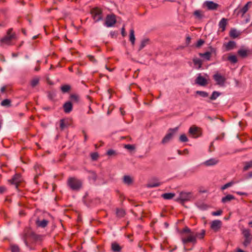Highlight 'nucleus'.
<instances>
[{
	"instance_id": "obj_26",
	"label": "nucleus",
	"mask_w": 252,
	"mask_h": 252,
	"mask_svg": "<svg viewBox=\"0 0 252 252\" xmlns=\"http://www.w3.org/2000/svg\"><path fill=\"white\" fill-rule=\"evenodd\" d=\"M193 15L195 18L199 20L201 19L203 17V12L200 10H196L194 11L193 12Z\"/></svg>"
},
{
	"instance_id": "obj_32",
	"label": "nucleus",
	"mask_w": 252,
	"mask_h": 252,
	"mask_svg": "<svg viewBox=\"0 0 252 252\" xmlns=\"http://www.w3.org/2000/svg\"><path fill=\"white\" fill-rule=\"evenodd\" d=\"M252 167V160L245 163V166L243 168L244 171L248 170L249 168Z\"/></svg>"
},
{
	"instance_id": "obj_63",
	"label": "nucleus",
	"mask_w": 252,
	"mask_h": 252,
	"mask_svg": "<svg viewBox=\"0 0 252 252\" xmlns=\"http://www.w3.org/2000/svg\"><path fill=\"white\" fill-rule=\"evenodd\" d=\"M207 118H208V119H209V120H211V121H212V120H213V119H212V118H211V117H210V116H208V117H207Z\"/></svg>"
},
{
	"instance_id": "obj_50",
	"label": "nucleus",
	"mask_w": 252,
	"mask_h": 252,
	"mask_svg": "<svg viewBox=\"0 0 252 252\" xmlns=\"http://www.w3.org/2000/svg\"><path fill=\"white\" fill-rule=\"evenodd\" d=\"M91 156L92 158L94 160H96L98 157V154L97 153H93L91 154Z\"/></svg>"
},
{
	"instance_id": "obj_46",
	"label": "nucleus",
	"mask_w": 252,
	"mask_h": 252,
	"mask_svg": "<svg viewBox=\"0 0 252 252\" xmlns=\"http://www.w3.org/2000/svg\"><path fill=\"white\" fill-rule=\"evenodd\" d=\"M204 43V41L202 39H199L197 41L196 46L197 47H200L201 46H202Z\"/></svg>"
},
{
	"instance_id": "obj_21",
	"label": "nucleus",
	"mask_w": 252,
	"mask_h": 252,
	"mask_svg": "<svg viewBox=\"0 0 252 252\" xmlns=\"http://www.w3.org/2000/svg\"><path fill=\"white\" fill-rule=\"evenodd\" d=\"M240 34V32L237 31L235 29H232L229 32L230 36L233 38L238 37Z\"/></svg>"
},
{
	"instance_id": "obj_37",
	"label": "nucleus",
	"mask_w": 252,
	"mask_h": 252,
	"mask_svg": "<svg viewBox=\"0 0 252 252\" xmlns=\"http://www.w3.org/2000/svg\"><path fill=\"white\" fill-rule=\"evenodd\" d=\"M196 94L200 95L201 96L203 97H206L208 96V94L204 91H197L196 92Z\"/></svg>"
},
{
	"instance_id": "obj_39",
	"label": "nucleus",
	"mask_w": 252,
	"mask_h": 252,
	"mask_svg": "<svg viewBox=\"0 0 252 252\" xmlns=\"http://www.w3.org/2000/svg\"><path fill=\"white\" fill-rule=\"evenodd\" d=\"M205 234V231L204 230H202L200 233H195V235L196 236V238H198L199 239H202L204 237V236Z\"/></svg>"
},
{
	"instance_id": "obj_42",
	"label": "nucleus",
	"mask_w": 252,
	"mask_h": 252,
	"mask_svg": "<svg viewBox=\"0 0 252 252\" xmlns=\"http://www.w3.org/2000/svg\"><path fill=\"white\" fill-rule=\"evenodd\" d=\"M1 105L3 106H9L10 105V101L8 99H5L1 101Z\"/></svg>"
},
{
	"instance_id": "obj_33",
	"label": "nucleus",
	"mask_w": 252,
	"mask_h": 252,
	"mask_svg": "<svg viewBox=\"0 0 252 252\" xmlns=\"http://www.w3.org/2000/svg\"><path fill=\"white\" fill-rule=\"evenodd\" d=\"M61 89L63 93H65L68 92L70 90V86H69L68 85H65L62 86L61 87Z\"/></svg>"
},
{
	"instance_id": "obj_60",
	"label": "nucleus",
	"mask_w": 252,
	"mask_h": 252,
	"mask_svg": "<svg viewBox=\"0 0 252 252\" xmlns=\"http://www.w3.org/2000/svg\"><path fill=\"white\" fill-rule=\"evenodd\" d=\"M105 68L106 69H107L109 71H112L113 70V69L108 68L107 66H105Z\"/></svg>"
},
{
	"instance_id": "obj_4",
	"label": "nucleus",
	"mask_w": 252,
	"mask_h": 252,
	"mask_svg": "<svg viewBox=\"0 0 252 252\" xmlns=\"http://www.w3.org/2000/svg\"><path fill=\"white\" fill-rule=\"evenodd\" d=\"M12 31L11 29L8 30L6 35L0 39L1 44H8L15 38V34L12 33Z\"/></svg>"
},
{
	"instance_id": "obj_52",
	"label": "nucleus",
	"mask_w": 252,
	"mask_h": 252,
	"mask_svg": "<svg viewBox=\"0 0 252 252\" xmlns=\"http://www.w3.org/2000/svg\"><path fill=\"white\" fill-rule=\"evenodd\" d=\"M65 125L64 124V122L63 120H61L60 121V127L61 129H63L65 127Z\"/></svg>"
},
{
	"instance_id": "obj_41",
	"label": "nucleus",
	"mask_w": 252,
	"mask_h": 252,
	"mask_svg": "<svg viewBox=\"0 0 252 252\" xmlns=\"http://www.w3.org/2000/svg\"><path fill=\"white\" fill-rule=\"evenodd\" d=\"M160 185H161L160 183H159L158 182H157L156 183H150L148 184V187L149 188H154V187H158Z\"/></svg>"
},
{
	"instance_id": "obj_28",
	"label": "nucleus",
	"mask_w": 252,
	"mask_h": 252,
	"mask_svg": "<svg viewBox=\"0 0 252 252\" xmlns=\"http://www.w3.org/2000/svg\"><path fill=\"white\" fill-rule=\"evenodd\" d=\"M134 31L133 29H131L129 32V40L132 45L135 43Z\"/></svg>"
},
{
	"instance_id": "obj_2",
	"label": "nucleus",
	"mask_w": 252,
	"mask_h": 252,
	"mask_svg": "<svg viewBox=\"0 0 252 252\" xmlns=\"http://www.w3.org/2000/svg\"><path fill=\"white\" fill-rule=\"evenodd\" d=\"M182 241L184 245L188 243H195L196 236L195 235V233L182 234Z\"/></svg>"
},
{
	"instance_id": "obj_62",
	"label": "nucleus",
	"mask_w": 252,
	"mask_h": 252,
	"mask_svg": "<svg viewBox=\"0 0 252 252\" xmlns=\"http://www.w3.org/2000/svg\"><path fill=\"white\" fill-rule=\"evenodd\" d=\"M249 224L251 227H252V221L249 222Z\"/></svg>"
},
{
	"instance_id": "obj_35",
	"label": "nucleus",
	"mask_w": 252,
	"mask_h": 252,
	"mask_svg": "<svg viewBox=\"0 0 252 252\" xmlns=\"http://www.w3.org/2000/svg\"><path fill=\"white\" fill-rule=\"evenodd\" d=\"M117 216L119 217H123L125 215V212L123 209H117L116 211Z\"/></svg>"
},
{
	"instance_id": "obj_29",
	"label": "nucleus",
	"mask_w": 252,
	"mask_h": 252,
	"mask_svg": "<svg viewBox=\"0 0 252 252\" xmlns=\"http://www.w3.org/2000/svg\"><path fill=\"white\" fill-rule=\"evenodd\" d=\"M248 50L246 49H240L238 51V55L242 58L246 57L248 56Z\"/></svg>"
},
{
	"instance_id": "obj_30",
	"label": "nucleus",
	"mask_w": 252,
	"mask_h": 252,
	"mask_svg": "<svg viewBox=\"0 0 252 252\" xmlns=\"http://www.w3.org/2000/svg\"><path fill=\"white\" fill-rule=\"evenodd\" d=\"M39 82V78L38 77H34L31 81V85L32 87H35L37 86Z\"/></svg>"
},
{
	"instance_id": "obj_61",
	"label": "nucleus",
	"mask_w": 252,
	"mask_h": 252,
	"mask_svg": "<svg viewBox=\"0 0 252 252\" xmlns=\"http://www.w3.org/2000/svg\"><path fill=\"white\" fill-rule=\"evenodd\" d=\"M121 113L122 115H124V112L122 108H120Z\"/></svg>"
},
{
	"instance_id": "obj_34",
	"label": "nucleus",
	"mask_w": 252,
	"mask_h": 252,
	"mask_svg": "<svg viewBox=\"0 0 252 252\" xmlns=\"http://www.w3.org/2000/svg\"><path fill=\"white\" fill-rule=\"evenodd\" d=\"M200 56L204 57L207 60L209 61L211 58V53L206 52L204 53H201L200 54Z\"/></svg>"
},
{
	"instance_id": "obj_1",
	"label": "nucleus",
	"mask_w": 252,
	"mask_h": 252,
	"mask_svg": "<svg viewBox=\"0 0 252 252\" xmlns=\"http://www.w3.org/2000/svg\"><path fill=\"white\" fill-rule=\"evenodd\" d=\"M67 185L73 190H78L82 187V182L74 177H70L67 180Z\"/></svg>"
},
{
	"instance_id": "obj_58",
	"label": "nucleus",
	"mask_w": 252,
	"mask_h": 252,
	"mask_svg": "<svg viewBox=\"0 0 252 252\" xmlns=\"http://www.w3.org/2000/svg\"><path fill=\"white\" fill-rule=\"evenodd\" d=\"M91 173H92L93 175V179L94 180H95L96 178V176L94 172H91Z\"/></svg>"
},
{
	"instance_id": "obj_17",
	"label": "nucleus",
	"mask_w": 252,
	"mask_h": 252,
	"mask_svg": "<svg viewBox=\"0 0 252 252\" xmlns=\"http://www.w3.org/2000/svg\"><path fill=\"white\" fill-rule=\"evenodd\" d=\"M63 107L64 112L66 113H69L72 110V103L70 101H67L64 104Z\"/></svg>"
},
{
	"instance_id": "obj_8",
	"label": "nucleus",
	"mask_w": 252,
	"mask_h": 252,
	"mask_svg": "<svg viewBox=\"0 0 252 252\" xmlns=\"http://www.w3.org/2000/svg\"><path fill=\"white\" fill-rule=\"evenodd\" d=\"M22 181V178L19 174H16L11 180H9V183L15 186L16 189L18 188L19 183Z\"/></svg>"
},
{
	"instance_id": "obj_5",
	"label": "nucleus",
	"mask_w": 252,
	"mask_h": 252,
	"mask_svg": "<svg viewBox=\"0 0 252 252\" xmlns=\"http://www.w3.org/2000/svg\"><path fill=\"white\" fill-rule=\"evenodd\" d=\"M191 198V193L190 192H181L180 193L178 197L176 199L178 202L182 203L189 201Z\"/></svg>"
},
{
	"instance_id": "obj_7",
	"label": "nucleus",
	"mask_w": 252,
	"mask_h": 252,
	"mask_svg": "<svg viewBox=\"0 0 252 252\" xmlns=\"http://www.w3.org/2000/svg\"><path fill=\"white\" fill-rule=\"evenodd\" d=\"M213 78L216 82L217 85L220 86H224L225 82L226 81V78H225L224 76L221 75L219 73H216L214 75Z\"/></svg>"
},
{
	"instance_id": "obj_57",
	"label": "nucleus",
	"mask_w": 252,
	"mask_h": 252,
	"mask_svg": "<svg viewBox=\"0 0 252 252\" xmlns=\"http://www.w3.org/2000/svg\"><path fill=\"white\" fill-rule=\"evenodd\" d=\"M6 88L5 87L3 86L1 88L0 91L1 93H4L5 91Z\"/></svg>"
},
{
	"instance_id": "obj_59",
	"label": "nucleus",
	"mask_w": 252,
	"mask_h": 252,
	"mask_svg": "<svg viewBox=\"0 0 252 252\" xmlns=\"http://www.w3.org/2000/svg\"><path fill=\"white\" fill-rule=\"evenodd\" d=\"M248 178H252V171L250 172L248 174Z\"/></svg>"
},
{
	"instance_id": "obj_55",
	"label": "nucleus",
	"mask_w": 252,
	"mask_h": 252,
	"mask_svg": "<svg viewBox=\"0 0 252 252\" xmlns=\"http://www.w3.org/2000/svg\"><path fill=\"white\" fill-rule=\"evenodd\" d=\"M122 34L123 36H125V28L123 27L122 29Z\"/></svg>"
},
{
	"instance_id": "obj_25",
	"label": "nucleus",
	"mask_w": 252,
	"mask_h": 252,
	"mask_svg": "<svg viewBox=\"0 0 252 252\" xmlns=\"http://www.w3.org/2000/svg\"><path fill=\"white\" fill-rule=\"evenodd\" d=\"M235 199V197L233 195L231 194L227 195L226 196L223 197L221 199V202L222 203H226L227 202L230 201L232 200H233Z\"/></svg>"
},
{
	"instance_id": "obj_40",
	"label": "nucleus",
	"mask_w": 252,
	"mask_h": 252,
	"mask_svg": "<svg viewBox=\"0 0 252 252\" xmlns=\"http://www.w3.org/2000/svg\"><path fill=\"white\" fill-rule=\"evenodd\" d=\"M70 99L73 102H78L79 100V97L76 94H72L70 96Z\"/></svg>"
},
{
	"instance_id": "obj_53",
	"label": "nucleus",
	"mask_w": 252,
	"mask_h": 252,
	"mask_svg": "<svg viewBox=\"0 0 252 252\" xmlns=\"http://www.w3.org/2000/svg\"><path fill=\"white\" fill-rule=\"evenodd\" d=\"M88 58H89V59L90 60V61L93 62V63H95L96 62V61L94 58V57L93 56H92V55H88Z\"/></svg>"
},
{
	"instance_id": "obj_15",
	"label": "nucleus",
	"mask_w": 252,
	"mask_h": 252,
	"mask_svg": "<svg viewBox=\"0 0 252 252\" xmlns=\"http://www.w3.org/2000/svg\"><path fill=\"white\" fill-rule=\"evenodd\" d=\"M222 223L220 220H213L211 223V228L215 231H218L221 227Z\"/></svg>"
},
{
	"instance_id": "obj_22",
	"label": "nucleus",
	"mask_w": 252,
	"mask_h": 252,
	"mask_svg": "<svg viewBox=\"0 0 252 252\" xmlns=\"http://www.w3.org/2000/svg\"><path fill=\"white\" fill-rule=\"evenodd\" d=\"M123 182L125 184L130 185L132 183V178L128 175H125L123 177Z\"/></svg>"
},
{
	"instance_id": "obj_24",
	"label": "nucleus",
	"mask_w": 252,
	"mask_h": 252,
	"mask_svg": "<svg viewBox=\"0 0 252 252\" xmlns=\"http://www.w3.org/2000/svg\"><path fill=\"white\" fill-rule=\"evenodd\" d=\"M193 62L197 69L201 68L202 64V62L201 59L198 58L193 59Z\"/></svg>"
},
{
	"instance_id": "obj_16",
	"label": "nucleus",
	"mask_w": 252,
	"mask_h": 252,
	"mask_svg": "<svg viewBox=\"0 0 252 252\" xmlns=\"http://www.w3.org/2000/svg\"><path fill=\"white\" fill-rule=\"evenodd\" d=\"M219 162V160L216 158H211L202 163V165L206 166H210L216 165Z\"/></svg>"
},
{
	"instance_id": "obj_23",
	"label": "nucleus",
	"mask_w": 252,
	"mask_h": 252,
	"mask_svg": "<svg viewBox=\"0 0 252 252\" xmlns=\"http://www.w3.org/2000/svg\"><path fill=\"white\" fill-rule=\"evenodd\" d=\"M175 196L174 193L168 192L163 193L161 195L162 198L166 200H170L173 198Z\"/></svg>"
},
{
	"instance_id": "obj_31",
	"label": "nucleus",
	"mask_w": 252,
	"mask_h": 252,
	"mask_svg": "<svg viewBox=\"0 0 252 252\" xmlns=\"http://www.w3.org/2000/svg\"><path fill=\"white\" fill-rule=\"evenodd\" d=\"M235 184V182L234 181H231V182H229L226 184H225V185H224L223 186H221V189L222 190H223L225 189H226L227 188H229V187H231L232 185H233L234 184Z\"/></svg>"
},
{
	"instance_id": "obj_49",
	"label": "nucleus",
	"mask_w": 252,
	"mask_h": 252,
	"mask_svg": "<svg viewBox=\"0 0 252 252\" xmlns=\"http://www.w3.org/2000/svg\"><path fill=\"white\" fill-rule=\"evenodd\" d=\"M125 148L129 150H133L134 149V146L132 145L127 144L125 145Z\"/></svg>"
},
{
	"instance_id": "obj_56",
	"label": "nucleus",
	"mask_w": 252,
	"mask_h": 252,
	"mask_svg": "<svg viewBox=\"0 0 252 252\" xmlns=\"http://www.w3.org/2000/svg\"><path fill=\"white\" fill-rule=\"evenodd\" d=\"M236 193H237V194L240 195L247 194L246 193H245V192H240V191H237Z\"/></svg>"
},
{
	"instance_id": "obj_14",
	"label": "nucleus",
	"mask_w": 252,
	"mask_h": 252,
	"mask_svg": "<svg viewBox=\"0 0 252 252\" xmlns=\"http://www.w3.org/2000/svg\"><path fill=\"white\" fill-rule=\"evenodd\" d=\"M189 133L194 138H197L201 134L199 128L195 126L190 127L189 129Z\"/></svg>"
},
{
	"instance_id": "obj_64",
	"label": "nucleus",
	"mask_w": 252,
	"mask_h": 252,
	"mask_svg": "<svg viewBox=\"0 0 252 252\" xmlns=\"http://www.w3.org/2000/svg\"><path fill=\"white\" fill-rule=\"evenodd\" d=\"M164 225H165V226H166V227H168V223H167V222H165V223H164Z\"/></svg>"
},
{
	"instance_id": "obj_38",
	"label": "nucleus",
	"mask_w": 252,
	"mask_h": 252,
	"mask_svg": "<svg viewBox=\"0 0 252 252\" xmlns=\"http://www.w3.org/2000/svg\"><path fill=\"white\" fill-rule=\"evenodd\" d=\"M220 95V93L218 92L214 91L213 92L211 97L210 99L211 100H215L218 97H219Z\"/></svg>"
},
{
	"instance_id": "obj_10",
	"label": "nucleus",
	"mask_w": 252,
	"mask_h": 252,
	"mask_svg": "<svg viewBox=\"0 0 252 252\" xmlns=\"http://www.w3.org/2000/svg\"><path fill=\"white\" fill-rule=\"evenodd\" d=\"M177 127L170 129L169 132L167 133L163 138L161 143L163 144L168 143L171 139L173 134L177 131Z\"/></svg>"
},
{
	"instance_id": "obj_51",
	"label": "nucleus",
	"mask_w": 252,
	"mask_h": 252,
	"mask_svg": "<svg viewBox=\"0 0 252 252\" xmlns=\"http://www.w3.org/2000/svg\"><path fill=\"white\" fill-rule=\"evenodd\" d=\"M222 213V211L221 210H219L216 212H212V214L213 216H219Z\"/></svg>"
},
{
	"instance_id": "obj_11",
	"label": "nucleus",
	"mask_w": 252,
	"mask_h": 252,
	"mask_svg": "<svg viewBox=\"0 0 252 252\" xmlns=\"http://www.w3.org/2000/svg\"><path fill=\"white\" fill-rule=\"evenodd\" d=\"M195 83L201 86H205L208 84L207 80L200 73L198 74L195 80Z\"/></svg>"
},
{
	"instance_id": "obj_36",
	"label": "nucleus",
	"mask_w": 252,
	"mask_h": 252,
	"mask_svg": "<svg viewBox=\"0 0 252 252\" xmlns=\"http://www.w3.org/2000/svg\"><path fill=\"white\" fill-rule=\"evenodd\" d=\"M228 60L232 63H235L237 62V59L235 55H230L228 57Z\"/></svg>"
},
{
	"instance_id": "obj_47",
	"label": "nucleus",
	"mask_w": 252,
	"mask_h": 252,
	"mask_svg": "<svg viewBox=\"0 0 252 252\" xmlns=\"http://www.w3.org/2000/svg\"><path fill=\"white\" fill-rule=\"evenodd\" d=\"M148 41V40H144L141 42L140 46V50L143 49L145 46V45H146Z\"/></svg>"
},
{
	"instance_id": "obj_9",
	"label": "nucleus",
	"mask_w": 252,
	"mask_h": 252,
	"mask_svg": "<svg viewBox=\"0 0 252 252\" xmlns=\"http://www.w3.org/2000/svg\"><path fill=\"white\" fill-rule=\"evenodd\" d=\"M116 22V20L115 15H107V16L106 18L105 25L107 27H111L115 25Z\"/></svg>"
},
{
	"instance_id": "obj_54",
	"label": "nucleus",
	"mask_w": 252,
	"mask_h": 252,
	"mask_svg": "<svg viewBox=\"0 0 252 252\" xmlns=\"http://www.w3.org/2000/svg\"><path fill=\"white\" fill-rule=\"evenodd\" d=\"M6 190V188L4 186L0 187V193H3Z\"/></svg>"
},
{
	"instance_id": "obj_27",
	"label": "nucleus",
	"mask_w": 252,
	"mask_h": 252,
	"mask_svg": "<svg viewBox=\"0 0 252 252\" xmlns=\"http://www.w3.org/2000/svg\"><path fill=\"white\" fill-rule=\"evenodd\" d=\"M111 248L114 252H120L121 250V247L116 243H113L112 244Z\"/></svg>"
},
{
	"instance_id": "obj_3",
	"label": "nucleus",
	"mask_w": 252,
	"mask_h": 252,
	"mask_svg": "<svg viewBox=\"0 0 252 252\" xmlns=\"http://www.w3.org/2000/svg\"><path fill=\"white\" fill-rule=\"evenodd\" d=\"M242 234L245 238L243 245L244 247H247L252 240V235L250 233V231L248 229H244L242 230Z\"/></svg>"
},
{
	"instance_id": "obj_19",
	"label": "nucleus",
	"mask_w": 252,
	"mask_h": 252,
	"mask_svg": "<svg viewBox=\"0 0 252 252\" xmlns=\"http://www.w3.org/2000/svg\"><path fill=\"white\" fill-rule=\"evenodd\" d=\"M252 4L251 1L248 2L239 11V13L241 14L242 16H243L244 14L248 11L249 5Z\"/></svg>"
},
{
	"instance_id": "obj_45",
	"label": "nucleus",
	"mask_w": 252,
	"mask_h": 252,
	"mask_svg": "<svg viewBox=\"0 0 252 252\" xmlns=\"http://www.w3.org/2000/svg\"><path fill=\"white\" fill-rule=\"evenodd\" d=\"M183 234H189L190 233H194L193 232H191L190 231V229L188 227H185L182 230Z\"/></svg>"
},
{
	"instance_id": "obj_12",
	"label": "nucleus",
	"mask_w": 252,
	"mask_h": 252,
	"mask_svg": "<svg viewBox=\"0 0 252 252\" xmlns=\"http://www.w3.org/2000/svg\"><path fill=\"white\" fill-rule=\"evenodd\" d=\"M236 42L234 41H229L227 43H224L222 45V48L224 51H228L231 50L236 47Z\"/></svg>"
},
{
	"instance_id": "obj_43",
	"label": "nucleus",
	"mask_w": 252,
	"mask_h": 252,
	"mask_svg": "<svg viewBox=\"0 0 252 252\" xmlns=\"http://www.w3.org/2000/svg\"><path fill=\"white\" fill-rule=\"evenodd\" d=\"M11 252H19L20 249L18 246L13 245L11 246Z\"/></svg>"
},
{
	"instance_id": "obj_48",
	"label": "nucleus",
	"mask_w": 252,
	"mask_h": 252,
	"mask_svg": "<svg viewBox=\"0 0 252 252\" xmlns=\"http://www.w3.org/2000/svg\"><path fill=\"white\" fill-rule=\"evenodd\" d=\"M107 155L111 156L115 155L116 154V152L114 150L110 149V150H109L107 152Z\"/></svg>"
},
{
	"instance_id": "obj_6",
	"label": "nucleus",
	"mask_w": 252,
	"mask_h": 252,
	"mask_svg": "<svg viewBox=\"0 0 252 252\" xmlns=\"http://www.w3.org/2000/svg\"><path fill=\"white\" fill-rule=\"evenodd\" d=\"M91 14L95 22H97L102 19V11L98 8L92 9Z\"/></svg>"
},
{
	"instance_id": "obj_13",
	"label": "nucleus",
	"mask_w": 252,
	"mask_h": 252,
	"mask_svg": "<svg viewBox=\"0 0 252 252\" xmlns=\"http://www.w3.org/2000/svg\"><path fill=\"white\" fill-rule=\"evenodd\" d=\"M204 6H206L208 10H214L218 8L219 5L213 1L207 0L204 2Z\"/></svg>"
},
{
	"instance_id": "obj_44",
	"label": "nucleus",
	"mask_w": 252,
	"mask_h": 252,
	"mask_svg": "<svg viewBox=\"0 0 252 252\" xmlns=\"http://www.w3.org/2000/svg\"><path fill=\"white\" fill-rule=\"evenodd\" d=\"M180 140L181 142H185L188 141V139L185 134H182L180 136Z\"/></svg>"
},
{
	"instance_id": "obj_18",
	"label": "nucleus",
	"mask_w": 252,
	"mask_h": 252,
	"mask_svg": "<svg viewBox=\"0 0 252 252\" xmlns=\"http://www.w3.org/2000/svg\"><path fill=\"white\" fill-rule=\"evenodd\" d=\"M227 20L224 18H223L220 21L219 24V28L221 29L222 32L225 30L226 26L227 25Z\"/></svg>"
},
{
	"instance_id": "obj_20",
	"label": "nucleus",
	"mask_w": 252,
	"mask_h": 252,
	"mask_svg": "<svg viewBox=\"0 0 252 252\" xmlns=\"http://www.w3.org/2000/svg\"><path fill=\"white\" fill-rule=\"evenodd\" d=\"M36 223L38 227L44 228L47 225L48 221L46 220H37Z\"/></svg>"
}]
</instances>
